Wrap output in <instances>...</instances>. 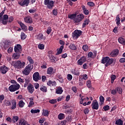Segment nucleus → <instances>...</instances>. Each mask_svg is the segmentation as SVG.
Wrapping results in <instances>:
<instances>
[{
	"label": "nucleus",
	"instance_id": "nucleus-15",
	"mask_svg": "<svg viewBox=\"0 0 125 125\" xmlns=\"http://www.w3.org/2000/svg\"><path fill=\"white\" fill-rule=\"evenodd\" d=\"M118 55H119V49L114 50L110 53V54L111 57H116V56H118Z\"/></svg>",
	"mask_w": 125,
	"mask_h": 125
},
{
	"label": "nucleus",
	"instance_id": "nucleus-50",
	"mask_svg": "<svg viewBox=\"0 0 125 125\" xmlns=\"http://www.w3.org/2000/svg\"><path fill=\"white\" fill-rule=\"evenodd\" d=\"M111 93L112 95H116L117 93V88L111 90Z\"/></svg>",
	"mask_w": 125,
	"mask_h": 125
},
{
	"label": "nucleus",
	"instance_id": "nucleus-1",
	"mask_svg": "<svg viewBox=\"0 0 125 125\" xmlns=\"http://www.w3.org/2000/svg\"><path fill=\"white\" fill-rule=\"evenodd\" d=\"M26 63L24 62H21V61H14L12 62V65L17 69H23L25 67Z\"/></svg>",
	"mask_w": 125,
	"mask_h": 125
},
{
	"label": "nucleus",
	"instance_id": "nucleus-35",
	"mask_svg": "<svg viewBox=\"0 0 125 125\" xmlns=\"http://www.w3.org/2000/svg\"><path fill=\"white\" fill-rule=\"evenodd\" d=\"M116 24L119 25L121 24V19H120V16L118 15L116 19Z\"/></svg>",
	"mask_w": 125,
	"mask_h": 125
},
{
	"label": "nucleus",
	"instance_id": "nucleus-27",
	"mask_svg": "<svg viewBox=\"0 0 125 125\" xmlns=\"http://www.w3.org/2000/svg\"><path fill=\"white\" fill-rule=\"evenodd\" d=\"M108 59L109 57H103L102 60V63H103V64H105V63L107 64Z\"/></svg>",
	"mask_w": 125,
	"mask_h": 125
},
{
	"label": "nucleus",
	"instance_id": "nucleus-8",
	"mask_svg": "<svg viewBox=\"0 0 125 125\" xmlns=\"http://www.w3.org/2000/svg\"><path fill=\"white\" fill-rule=\"evenodd\" d=\"M84 62H86V56H83L78 61V65H82Z\"/></svg>",
	"mask_w": 125,
	"mask_h": 125
},
{
	"label": "nucleus",
	"instance_id": "nucleus-29",
	"mask_svg": "<svg viewBox=\"0 0 125 125\" xmlns=\"http://www.w3.org/2000/svg\"><path fill=\"white\" fill-rule=\"evenodd\" d=\"M63 48H64V46H61L56 53V55H59V54H61L62 53V51H63Z\"/></svg>",
	"mask_w": 125,
	"mask_h": 125
},
{
	"label": "nucleus",
	"instance_id": "nucleus-36",
	"mask_svg": "<svg viewBox=\"0 0 125 125\" xmlns=\"http://www.w3.org/2000/svg\"><path fill=\"white\" fill-rule=\"evenodd\" d=\"M40 90L41 91H42V92H47V87L45 86H42L40 88Z\"/></svg>",
	"mask_w": 125,
	"mask_h": 125
},
{
	"label": "nucleus",
	"instance_id": "nucleus-64",
	"mask_svg": "<svg viewBox=\"0 0 125 125\" xmlns=\"http://www.w3.org/2000/svg\"><path fill=\"white\" fill-rule=\"evenodd\" d=\"M82 79L83 80H84L85 81H86L87 79H88V77H87V75L86 74L83 75Z\"/></svg>",
	"mask_w": 125,
	"mask_h": 125
},
{
	"label": "nucleus",
	"instance_id": "nucleus-30",
	"mask_svg": "<svg viewBox=\"0 0 125 125\" xmlns=\"http://www.w3.org/2000/svg\"><path fill=\"white\" fill-rule=\"evenodd\" d=\"M20 108H23L25 106V103L23 101V100H21L19 102L18 104Z\"/></svg>",
	"mask_w": 125,
	"mask_h": 125
},
{
	"label": "nucleus",
	"instance_id": "nucleus-58",
	"mask_svg": "<svg viewBox=\"0 0 125 125\" xmlns=\"http://www.w3.org/2000/svg\"><path fill=\"white\" fill-rule=\"evenodd\" d=\"M51 31H52V29H51V27H48L46 30L47 34L48 35H49V34H50V33H51Z\"/></svg>",
	"mask_w": 125,
	"mask_h": 125
},
{
	"label": "nucleus",
	"instance_id": "nucleus-5",
	"mask_svg": "<svg viewBox=\"0 0 125 125\" xmlns=\"http://www.w3.org/2000/svg\"><path fill=\"white\" fill-rule=\"evenodd\" d=\"M84 18V16L83 14H80L74 19V23H80Z\"/></svg>",
	"mask_w": 125,
	"mask_h": 125
},
{
	"label": "nucleus",
	"instance_id": "nucleus-38",
	"mask_svg": "<svg viewBox=\"0 0 125 125\" xmlns=\"http://www.w3.org/2000/svg\"><path fill=\"white\" fill-rule=\"evenodd\" d=\"M89 23V21L88 20H85L82 25L83 28H84L86 25H88Z\"/></svg>",
	"mask_w": 125,
	"mask_h": 125
},
{
	"label": "nucleus",
	"instance_id": "nucleus-3",
	"mask_svg": "<svg viewBox=\"0 0 125 125\" xmlns=\"http://www.w3.org/2000/svg\"><path fill=\"white\" fill-rule=\"evenodd\" d=\"M44 4L46 5L49 9H52L54 6V2L53 0H44Z\"/></svg>",
	"mask_w": 125,
	"mask_h": 125
},
{
	"label": "nucleus",
	"instance_id": "nucleus-44",
	"mask_svg": "<svg viewBox=\"0 0 125 125\" xmlns=\"http://www.w3.org/2000/svg\"><path fill=\"white\" fill-rule=\"evenodd\" d=\"M42 115L45 117H48V115H49V112H48V110H43Z\"/></svg>",
	"mask_w": 125,
	"mask_h": 125
},
{
	"label": "nucleus",
	"instance_id": "nucleus-37",
	"mask_svg": "<svg viewBox=\"0 0 125 125\" xmlns=\"http://www.w3.org/2000/svg\"><path fill=\"white\" fill-rule=\"evenodd\" d=\"M104 100H105V99L104 98V97L103 96H101L100 97V105H102L103 103H104Z\"/></svg>",
	"mask_w": 125,
	"mask_h": 125
},
{
	"label": "nucleus",
	"instance_id": "nucleus-2",
	"mask_svg": "<svg viewBox=\"0 0 125 125\" xmlns=\"http://www.w3.org/2000/svg\"><path fill=\"white\" fill-rule=\"evenodd\" d=\"M32 70H33L32 64H29L24 68L23 71H22V74L25 76H28Z\"/></svg>",
	"mask_w": 125,
	"mask_h": 125
},
{
	"label": "nucleus",
	"instance_id": "nucleus-10",
	"mask_svg": "<svg viewBox=\"0 0 125 125\" xmlns=\"http://www.w3.org/2000/svg\"><path fill=\"white\" fill-rule=\"evenodd\" d=\"M98 108H99V104H98V102L96 100H95L92 103V109L93 110H98Z\"/></svg>",
	"mask_w": 125,
	"mask_h": 125
},
{
	"label": "nucleus",
	"instance_id": "nucleus-60",
	"mask_svg": "<svg viewBox=\"0 0 125 125\" xmlns=\"http://www.w3.org/2000/svg\"><path fill=\"white\" fill-rule=\"evenodd\" d=\"M13 51V48L12 47H10L7 50L8 53H11Z\"/></svg>",
	"mask_w": 125,
	"mask_h": 125
},
{
	"label": "nucleus",
	"instance_id": "nucleus-43",
	"mask_svg": "<svg viewBox=\"0 0 125 125\" xmlns=\"http://www.w3.org/2000/svg\"><path fill=\"white\" fill-rule=\"evenodd\" d=\"M118 42H120V43H121L122 44H124L125 43V39L122 37H120L118 39Z\"/></svg>",
	"mask_w": 125,
	"mask_h": 125
},
{
	"label": "nucleus",
	"instance_id": "nucleus-45",
	"mask_svg": "<svg viewBox=\"0 0 125 125\" xmlns=\"http://www.w3.org/2000/svg\"><path fill=\"white\" fill-rule=\"evenodd\" d=\"M21 40H25L27 38V35H25L24 32H21Z\"/></svg>",
	"mask_w": 125,
	"mask_h": 125
},
{
	"label": "nucleus",
	"instance_id": "nucleus-21",
	"mask_svg": "<svg viewBox=\"0 0 125 125\" xmlns=\"http://www.w3.org/2000/svg\"><path fill=\"white\" fill-rule=\"evenodd\" d=\"M114 63V60L113 58L110 59V58H108V60L107 61V62L106 64H105V66L106 67H108V66H109V65H111V64H113Z\"/></svg>",
	"mask_w": 125,
	"mask_h": 125
},
{
	"label": "nucleus",
	"instance_id": "nucleus-13",
	"mask_svg": "<svg viewBox=\"0 0 125 125\" xmlns=\"http://www.w3.org/2000/svg\"><path fill=\"white\" fill-rule=\"evenodd\" d=\"M19 4L23 6V5H26V6H28L29 5V3H30V0H24V1H20L18 2Z\"/></svg>",
	"mask_w": 125,
	"mask_h": 125
},
{
	"label": "nucleus",
	"instance_id": "nucleus-22",
	"mask_svg": "<svg viewBox=\"0 0 125 125\" xmlns=\"http://www.w3.org/2000/svg\"><path fill=\"white\" fill-rule=\"evenodd\" d=\"M16 105H17V103H16V100H13L12 101L11 109L12 110H15V109H16Z\"/></svg>",
	"mask_w": 125,
	"mask_h": 125
},
{
	"label": "nucleus",
	"instance_id": "nucleus-6",
	"mask_svg": "<svg viewBox=\"0 0 125 125\" xmlns=\"http://www.w3.org/2000/svg\"><path fill=\"white\" fill-rule=\"evenodd\" d=\"M8 22V15H4L3 16V18L1 19V21H0V22L2 23L3 25H6L7 22Z\"/></svg>",
	"mask_w": 125,
	"mask_h": 125
},
{
	"label": "nucleus",
	"instance_id": "nucleus-32",
	"mask_svg": "<svg viewBox=\"0 0 125 125\" xmlns=\"http://www.w3.org/2000/svg\"><path fill=\"white\" fill-rule=\"evenodd\" d=\"M26 125V121L25 120L21 119L19 121V125Z\"/></svg>",
	"mask_w": 125,
	"mask_h": 125
},
{
	"label": "nucleus",
	"instance_id": "nucleus-7",
	"mask_svg": "<svg viewBox=\"0 0 125 125\" xmlns=\"http://www.w3.org/2000/svg\"><path fill=\"white\" fill-rule=\"evenodd\" d=\"M82 32L81 30H75L72 33V37L74 39H78L82 35Z\"/></svg>",
	"mask_w": 125,
	"mask_h": 125
},
{
	"label": "nucleus",
	"instance_id": "nucleus-17",
	"mask_svg": "<svg viewBox=\"0 0 125 125\" xmlns=\"http://www.w3.org/2000/svg\"><path fill=\"white\" fill-rule=\"evenodd\" d=\"M19 24L20 25L21 28V29L23 31H24L25 32L27 31V29H28V27H27V26H26V25H25V24L23 23L22 22H19Z\"/></svg>",
	"mask_w": 125,
	"mask_h": 125
},
{
	"label": "nucleus",
	"instance_id": "nucleus-63",
	"mask_svg": "<svg viewBox=\"0 0 125 125\" xmlns=\"http://www.w3.org/2000/svg\"><path fill=\"white\" fill-rule=\"evenodd\" d=\"M87 4L89 6H91L92 7L94 6V3H93V2H88L87 3Z\"/></svg>",
	"mask_w": 125,
	"mask_h": 125
},
{
	"label": "nucleus",
	"instance_id": "nucleus-23",
	"mask_svg": "<svg viewBox=\"0 0 125 125\" xmlns=\"http://www.w3.org/2000/svg\"><path fill=\"white\" fill-rule=\"evenodd\" d=\"M47 85L49 86H55L56 85V82L52 81H49L47 83Z\"/></svg>",
	"mask_w": 125,
	"mask_h": 125
},
{
	"label": "nucleus",
	"instance_id": "nucleus-4",
	"mask_svg": "<svg viewBox=\"0 0 125 125\" xmlns=\"http://www.w3.org/2000/svg\"><path fill=\"white\" fill-rule=\"evenodd\" d=\"M19 88H20V85L18 83H16V84L11 85L9 87V90L12 92L18 90Z\"/></svg>",
	"mask_w": 125,
	"mask_h": 125
},
{
	"label": "nucleus",
	"instance_id": "nucleus-34",
	"mask_svg": "<svg viewBox=\"0 0 125 125\" xmlns=\"http://www.w3.org/2000/svg\"><path fill=\"white\" fill-rule=\"evenodd\" d=\"M76 16H77V14H76L69 15H68V18H70V19H71L72 20H73V21H74V20L76 18Z\"/></svg>",
	"mask_w": 125,
	"mask_h": 125
},
{
	"label": "nucleus",
	"instance_id": "nucleus-24",
	"mask_svg": "<svg viewBox=\"0 0 125 125\" xmlns=\"http://www.w3.org/2000/svg\"><path fill=\"white\" fill-rule=\"evenodd\" d=\"M12 59H19L20 58V54L17 53H14L12 55Z\"/></svg>",
	"mask_w": 125,
	"mask_h": 125
},
{
	"label": "nucleus",
	"instance_id": "nucleus-18",
	"mask_svg": "<svg viewBox=\"0 0 125 125\" xmlns=\"http://www.w3.org/2000/svg\"><path fill=\"white\" fill-rule=\"evenodd\" d=\"M11 42L9 41H5L4 43L3 47L4 49H7L10 46Z\"/></svg>",
	"mask_w": 125,
	"mask_h": 125
},
{
	"label": "nucleus",
	"instance_id": "nucleus-48",
	"mask_svg": "<svg viewBox=\"0 0 125 125\" xmlns=\"http://www.w3.org/2000/svg\"><path fill=\"white\" fill-rule=\"evenodd\" d=\"M116 90L119 94H122V93H123V89L121 87L116 88Z\"/></svg>",
	"mask_w": 125,
	"mask_h": 125
},
{
	"label": "nucleus",
	"instance_id": "nucleus-59",
	"mask_svg": "<svg viewBox=\"0 0 125 125\" xmlns=\"http://www.w3.org/2000/svg\"><path fill=\"white\" fill-rule=\"evenodd\" d=\"M14 20V19L13 18V17H10L8 19V22H9V23H11Z\"/></svg>",
	"mask_w": 125,
	"mask_h": 125
},
{
	"label": "nucleus",
	"instance_id": "nucleus-57",
	"mask_svg": "<svg viewBox=\"0 0 125 125\" xmlns=\"http://www.w3.org/2000/svg\"><path fill=\"white\" fill-rule=\"evenodd\" d=\"M57 103V101H56V100H50L49 101V103H50L51 104H55V103Z\"/></svg>",
	"mask_w": 125,
	"mask_h": 125
},
{
	"label": "nucleus",
	"instance_id": "nucleus-42",
	"mask_svg": "<svg viewBox=\"0 0 125 125\" xmlns=\"http://www.w3.org/2000/svg\"><path fill=\"white\" fill-rule=\"evenodd\" d=\"M27 60H28V61H29V62L30 63L29 64H30L31 65H32V64H34V60H33L32 59V57H28Z\"/></svg>",
	"mask_w": 125,
	"mask_h": 125
},
{
	"label": "nucleus",
	"instance_id": "nucleus-19",
	"mask_svg": "<svg viewBox=\"0 0 125 125\" xmlns=\"http://www.w3.org/2000/svg\"><path fill=\"white\" fill-rule=\"evenodd\" d=\"M88 58H95L96 57V53H92V52H89L87 55Z\"/></svg>",
	"mask_w": 125,
	"mask_h": 125
},
{
	"label": "nucleus",
	"instance_id": "nucleus-25",
	"mask_svg": "<svg viewBox=\"0 0 125 125\" xmlns=\"http://www.w3.org/2000/svg\"><path fill=\"white\" fill-rule=\"evenodd\" d=\"M82 9L83 11V13L84 14H85V15H88V14H89V11H88L86 8L85 7V6L84 5L82 6Z\"/></svg>",
	"mask_w": 125,
	"mask_h": 125
},
{
	"label": "nucleus",
	"instance_id": "nucleus-16",
	"mask_svg": "<svg viewBox=\"0 0 125 125\" xmlns=\"http://www.w3.org/2000/svg\"><path fill=\"white\" fill-rule=\"evenodd\" d=\"M27 89L29 92L31 94L33 93V92L35 91V88L34 87V86L31 84H29L28 85V86H27Z\"/></svg>",
	"mask_w": 125,
	"mask_h": 125
},
{
	"label": "nucleus",
	"instance_id": "nucleus-40",
	"mask_svg": "<svg viewBox=\"0 0 125 125\" xmlns=\"http://www.w3.org/2000/svg\"><path fill=\"white\" fill-rule=\"evenodd\" d=\"M110 78H111V83H113L115 80L117 79V76H116L115 75H112Z\"/></svg>",
	"mask_w": 125,
	"mask_h": 125
},
{
	"label": "nucleus",
	"instance_id": "nucleus-49",
	"mask_svg": "<svg viewBox=\"0 0 125 125\" xmlns=\"http://www.w3.org/2000/svg\"><path fill=\"white\" fill-rule=\"evenodd\" d=\"M19 118L18 116H13V118L12 119V122L13 123H16L18 121V119Z\"/></svg>",
	"mask_w": 125,
	"mask_h": 125
},
{
	"label": "nucleus",
	"instance_id": "nucleus-41",
	"mask_svg": "<svg viewBox=\"0 0 125 125\" xmlns=\"http://www.w3.org/2000/svg\"><path fill=\"white\" fill-rule=\"evenodd\" d=\"M30 83V80L28 79H25V83L23 85L24 87H27V86H29V83Z\"/></svg>",
	"mask_w": 125,
	"mask_h": 125
},
{
	"label": "nucleus",
	"instance_id": "nucleus-61",
	"mask_svg": "<svg viewBox=\"0 0 125 125\" xmlns=\"http://www.w3.org/2000/svg\"><path fill=\"white\" fill-rule=\"evenodd\" d=\"M73 79V76L71 74H68L67 75V80L68 81H71V80Z\"/></svg>",
	"mask_w": 125,
	"mask_h": 125
},
{
	"label": "nucleus",
	"instance_id": "nucleus-28",
	"mask_svg": "<svg viewBox=\"0 0 125 125\" xmlns=\"http://www.w3.org/2000/svg\"><path fill=\"white\" fill-rule=\"evenodd\" d=\"M62 92H63V89H62V87H59L58 88H57L56 93L57 94H62Z\"/></svg>",
	"mask_w": 125,
	"mask_h": 125
},
{
	"label": "nucleus",
	"instance_id": "nucleus-31",
	"mask_svg": "<svg viewBox=\"0 0 125 125\" xmlns=\"http://www.w3.org/2000/svg\"><path fill=\"white\" fill-rule=\"evenodd\" d=\"M69 47L70 49H72V50H76V49H77V47L74 43H71Z\"/></svg>",
	"mask_w": 125,
	"mask_h": 125
},
{
	"label": "nucleus",
	"instance_id": "nucleus-53",
	"mask_svg": "<svg viewBox=\"0 0 125 125\" xmlns=\"http://www.w3.org/2000/svg\"><path fill=\"white\" fill-rule=\"evenodd\" d=\"M4 104L6 106H10L11 105V103L10 101L5 100L4 101Z\"/></svg>",
	"mask_w": 125,
	"mask_h": 125
},
{
	"label": "nucleus",
	"instance_id": "nucleus-26",
	"mask_svg": "<svg viewBox=\"0 0 125 125\" xmlns=\"http://www.w3.org/2000/svg\"><path fill=\"white\" fill-rule=\"evenodd\" d=\"M53 68L50 67L47 70V74L48 75H52L53 74Z\"/></svg>",
	"mask_w": 125,
	"mask_h": 125
},
{
	"label": "nucleus",
	"instance_id": "nucleus-62",
	"mask_svg": "<svg viewBox=\"0 0 125 125\" xmlns=\"http://www.w3.org/2000/svg\"><path fill=\"white\" fill-rule=\"evenodd\" d=\"M4 99V95H0V102L2 103V101Z\"/></svg>",
	"mask_w": 125,
	"mask_h": 125
},
{
	"label": "nucleus",
	"instance_id": "nucleus-33",
	"mask_svg": "<svg viewBox=\"0 0 125 125\" xmlns=\"http://www.w3.org/2000/svg\"><path fill=\"white\" fill-rule=\"evenodd\" d=\"M86 84L88 88H92V86L91 85V81L88 80L86 82Z\"/></svg>",
	"mask_w": 125,
	"mask_h": 125
},
{
	"label": "nucleus",
	"instance_id": "nucleus-47",
	"mask_svg": "<svg viewBox=\"0 0 125 125\" xmlns=\"http://www.w3.org/2000/svg\"><path fill=\"white\" fill-rule=\"evenodd\" d=\"M31 113H32V114H36L37 113H40V109H31Z\"/></svg>",
	"mask_w": 125,
	"mask_h": 125
},
{
	"label": "nucleus",
	"instance_id": "nucleus-46",
	"mask_svg": "<svg viewBox=\"0 0 125 125\" xmlns=\"http://www.w3.org/2000/svg\"><path fill=\"white\" fill-rule=\"evenodd\" d=\"M37 40L41 41L43 39V35L42 34H40L38 36H37Z\"/></svg>",
	"mask_w": 125,
	"mask_h": 125
},
{
	"label": "nucleus",
	"instance_id": "nucleus-9",
	"mask_svg": "<svg viewBox=\"0 0 125 125\" xmlns=\"http://www.w3.org/2000/svg\"><path fill=\"white\" fill-rule=\"evenodd\" d=\"M33 78L35 82H39V81L42 79V77H41V76H40V73L38 72L34 73Z\"/></svg>",
	"mask_w": 125,
	"mask_h": 125
},
{
	"label": "nucleus",
	"instance_id": "nucleus-55",
	"mask_svg": "<svg viewBox=\"0 0 125 125\" xmlns=\"http://www.w3.org/2000/svg\"><path fill=\"white\" fill-rule=\"evenodd\" d=\"M50 59L51 62H55V58H54V56L51 55H50Z\"/></svg>",
	"mask_w": 125,
	"mask_h": 125
},
{
	"label": "nucleus",
	"instance_id": "nucleus-52",
	"mask_svg": "<svg viewBox=\"0 0 125 125\" xmlns=\"http://www.w3.org/2000/svg\"><path fill=\"white\" fill-rule=\"evenodd\" d=\"M38 47L39 49H44V45L43 44H39Z\"/></svg>",
	"mask_w": 125,
	"mask_h": 125
},
{
	"label": "nucleus",
	"instance_id": "nucleus-14",
	"mask_svg": "<svg viewBox=\"0 0 125 125\" xmlns=\"http://www.w3.org/2000/svg\"><path fill=\"white\" fill-rule=\"evenodd\" d=\"M8 71V68L7 67L5 66H0V73H1V74H6Z\"/></svg>",
	"mask_w": 125,
	"mask_h": 125
},
{
	"label": "nucleus",
	"instance_id": "nucleus-12",
	"mask_svg": "<svg viewBox=\"0 0 125 125\" xmlns=\"http://www.w3.org/2000/svg\"><path fill=\"white\" fill-rule=\"evenodd\" d=\"M24 22L25 23H28L29 24H32L33 23V19L30 16H27L24 18Z\"/></svg>",
	"mask_w": 125,
	"mask_h": 125
},
{
	"label": "nucleus",
	"instance_id": "nucleus-54",
	"mask_svg": "<svg viewBox=\"0 0 125 125\" xmlns=\"http://www.w3.org/2000/svg\"><path fill=\"white\" fill-rule=\"evenodd\" d=\"M83 49L84 51H87V50H88V46L87 45H83Z\"/></svg>",
	"mask_w": 125,
	"mask_h": 125
},
{
	"label": "nucleus",
	"instance_id": "nucleus-20",
	"mask_svg": "<svg viewBox=\"0 0 125 125\" xmlns=\"http://www.w3.org/2000/svg\"><path fill=\"white\" fill-rule=\"evenodd\" d=\"M71 72L72 74L75 75V76H80V70L77 69H72Z\"/></svg>",
	"mask_w": 125,
	"mask_h": 125
},
{
	"label": "nucleus",
	"instance_id": "nucleus-11",
	"mask_svg": "<svg viewBox=\"0 0 125 125\" xmlns=\"http://www.w3.org/2000/svg\"><path fill=\"white\" fill-rule=\"evenodd\" d=\"M15 52L18 53L22 51V46L21 45L18 44L14 47Z\"/></svg>",
	"mask_w": 125,
	"mask_h": 125
},
{
	"label": "nucleus",
	"instance_id": "nucleus-51",
	"mask_svg": "<svg viewBox=\"0 0 125 125\" xmlns=\"http://www.w3.org/2000/svg\"><path fill=\"white\" fill-rule=\"evenodd\" d=\"M58 119L59 120H63V119H64V114L60 113L58 115Z\"/></svg>",
	"mask_w": 125,
	"mask_h": 125
},
{
	"label": "nucleus",
	"instance_id": "nucleus-56",
	"mask_svg": "<svg viewBox=\"0 0 125 125\" xmlns=\"http://www.w3.org/2000/svg\"><path fill=\"white\" fill-rule=\"evenodd\" d=\"M83 102H84V103L85 102H86V99H85V98L83 99V98H81V101L80 102V104H83Z\"/></svg>",
	"mask_w": 125,
	"mask_h": 125
},
{
	"label": "nucleus",
	"instance_id": "nucleus-39",
	"mask_svg": "<svg viewBox=\"0 0 125 125\" xmlns=\"http://www.w3.org/2000/svg\"><path fill=\"white\" fill-rule=\"evenodd\" d=\"M115 124L117 125H123V121L121 119H118L116 121Z\"/></svg>",
	"mask_w": 125,
	"mask_h": 125
}]
</instances>
